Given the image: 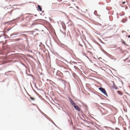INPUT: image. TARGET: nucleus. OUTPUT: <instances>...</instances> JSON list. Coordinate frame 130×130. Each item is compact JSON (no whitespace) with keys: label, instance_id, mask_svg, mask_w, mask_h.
I'll return each mask as SVG.
<instances>
[{"label":"nucleus","instance_id":"f257e3e1","mask_svg":"<svg viewBox=\"0 0 130 130\" xmlns=\"http://www.w3.org/2000/svg\"><path fill=\"white\" fill-rule=\"evenodd\" d=\"M99 89L105 95L107 96H108L107 93L104 89L102 87H100L99 88Z\"/></svg>","mask_w":130,"mask_h":130},{"label":"nucleus","instance_id":"f03ea898","mask_svg":"<svg viewBox=\"0 0 130 130\" xmlns=\"http://www.w3.org/2000/svg\"><path fill=\"white\" fill-rule=\"evenodd\" d=\"M69 99L72 105H74H74H75V103L74 102V101H73V100L71 98H69Z\"/></svg>","mask_w":130,"mask_h":130},{"label":"nucleus","instance_id":"7ed1b4c3","mask_svg":"<svg viewBox=\"0 0 130 130\" xmlns=\"http://www.w3.org/2000/svg\"><path fill=\"white\" fill-rule=\"evenodd\" d=\"M74 108L77 110L78 111H80V109L79 107H78L77 106H76L75 105L74 106Z\"/></svg>","mask_w":130,"mask_h":130},{"label":"nucleus","instance_id":"20e7f679","mask_svg":"<svg viewBox=\"0 0 130 130\" xmlns=\"http://www.w3.org/2000/svg\"><path fill=\"white\" fill-rule=\"evenodd\" d=\"M108 112V111L105 109H103V114L104 115H105L107 114Z\"/></svg>","mask_w":130,"mask_h":130},{"label":"nucleus","instance_id":"39448f33","mask_svg":"<svg viewBox=\"0 0 130 130\" xmlns=\"http://www.w3.org/2000/svg\"><path fill=\"white\" fill-rule=\"evenodd\" d=\"M125 3V2H123L122 3V4H120L121 6L122 7H124L125 6V5H124V4Z\"/></svg>","mask_w":130,"mask_h":130},{"label":"nucleus","instance_id":"423d86ee","mask_svg":"<svg viewBox=\"0 0 130 130\" xmlns=\"http://www.w3.org/2000/svg\"><path fill=\"white\" fill-rule=\"evenodd\" d=\"M62 27L64 31H65L66 29V27L65 24L62 25Z\"/></svg>","mask_w":130,"mask_h":130},{"label":"nucleus","instance_id":"0eeeda50","mask_svg":"<svg viewBox=\"0 0 130 130\" xmlns=\"http://www.w3.org/2000/svg\"><path fill=\"white\" fill-rule=\"evenodd\" d=\"M121 42L122 43L124 44L125 45H127L126 44V43L125 42V41L123 40H122L121 41Z\"/></svg>","mask_w":130,"mask_h":130},{"label":"nucleus","instance_id":"6e6552de","mask_svg":"<svg viewBox=\"0 0 130 130\" xmlns=\"http://www.w3.org/2000/svg\"><path fill=\"white\" fill-rule=\"evenodd\" d=\"M38 8L39 10L40 11H41L42 9L40 6L39 5H38Z\"/></svg>","mask_w":130,"mask_h":130},{"label":"nucleus","instance_id":"1a4fd4ad","mask_svg":"<svg viewBox=\"0 0 130 130\" xmlns=\"http://www.w3.org/2000/svg\"><path fill=\"white\" fill-rule=\"evenodd\" d=\"M117 92L118 93L119 95H122L123 94L122 93V92H120L119 91H117Z\"/></svg>","mask_w":130,"mask_h":130},{"label":"nucleus","instance_id":"9d476101","mask_svg":"<svg viewBox=\"0 0 130 130\" xmlns=\"http://www.w3.org/2000/svg\"><path fill=\"white\" fill-rule=\"evenodd\" d=\"M29 96H30V98L31 100H35V99L34 98L31 97V96L30 95H29Z\"/></svg>","mask_w":130,"mask_h":130},{"label":"nucleus","instance_id":"9b49d317","mask_svg":"<svg viewBox=\"0 0 130 130\" xmlns=\"http://www.w3.org/2000/svg\"><path fill=\"white\" fill-rule=\"evenodd\" d=\"M60 76L62 78L63 77V74L62 73H60Z\"/></svg>","mask_w":130,"mask_h":130},{"label":"nucleus","instance_id":"f8f14e48","mask_svg":"<svg viewBox=\"0 0 130 130\" xmlns=\"http://www.w3.org/2000/svg\"><path fill=\"white\" fill-rule=\"evenodd\" d=\"M22 35L23 36H24L26 37H27V36H26V35L25 34H24Z\"/></svg>","mask_w":130,"mask_h":130},{"label":"nucleus","instance_id":"ddd939ff","mask_svg":"<svg viewBox=\"0 0 130 130\" xmlns=\"http://www.w3.org/2000/svg\"><path fill=\"white\" fill-rule=\"evenodd\" d=\"M15 0H9V1L10 2V1H15Z\"/></svg>","mask_w":130,"mask_h":130},{"label":"nucleus","instance_id":"4468645a","mask_svg":"<svg viewBox=\"0 0 130 130\" xmlns=\"http://www.w3.org/2000/svg\"><path fill=\"white\" fill-rule=\"evenodd\" d=\"M127 37L129 38H130V35H129Z\"/></svg>","mask_w":130,"mask_h":130},{"label":"nucleus","instance_id":"2eb2a0df","mask_svg":"<svg viewBox=\"0 0 130 130\" xmlns=\"http://www.w3.org/2000/svg\"><path fill=\"white\" fill-rule=\"evenodd\" d=\"M89 52L90 54H92V53L91 52Z\"/></svg>","mask_w":130,"mask_h":130},{"label":"nucleus","instance_id":"dca6fc26","mask_svg":"<svg viewBox=\"0 0 130 130\" xmlns=\"http://www.w3.org/2000/svg\"><path fill=\"white\" fill-rule=\"evenodd\" d=\"M74 62V63H75V64H76V62Z\"/></svg>","mask_w":130,"mask_h":130},{"label":"nucleus","instance_id":"f3484780","mask_svg":"<svg viewBox=\"0 0 130 130\" xmlns=\"http://www.w3.org/2000/svg\"><path fill=\"white\" fill-rule=\"evenodd\" d=\"M80 46H82L81 44H80Z\"/></svg>","mask_w":130,"mask_h":130},{"label":"nucleus","instance_id":"a211bd4d","mask_svg":"<svg viewBox=\"0 0 130 130\" xmlns=\"http://www.w3.org/2000/svg\"><path fill=\"white\" fill-rule=\"evenodd\" d=\"M8 72H6L5 73V74L6 75V74Z\"/></svg>","mask_w":130,"mask_h":130},{"label":"nucleus","instance_id":"6ab92c4d","mask_svg":"<svg viewBox=\"0 0 130 130\" xmlns=\"http://www.w3.org/2000/svg\"><path fill=\"white\" fill-rule=\"evenodd\" d=\"M74 67L75 68V67H76L75 66H74Z\"/></svg>","mask_w":130,"mask_h":130}]
</instances>
